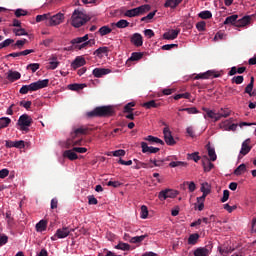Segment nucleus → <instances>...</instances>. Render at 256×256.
<instances>
[{
    "label": "nucleus",
    "mask_w": 256,
    "mask_h": 256,
    "mask_svg": "<svg viewBox=\"0 0 256 256\" xmlns=\"http://www.w3.org/2000/svg\"><path fill=\"white\" fill-rule=\"evenodd\" d=\"M175 101H179V99H191V93L186 92L182 94H177L174 96Z\"/></svg>",
    "instance_id": "49"
},
{
    "label": "nucleus",
    "mask_w": 256,
    "mask_h": 256,
    "mask_svg": "<svg viewBox=\"0 0 256 256\" xmlns=\"http://www.w3.org/2000/svg\"><path fill=\"white\" fill-rule=\"evenodd\" d=\"M111 31H113V29H111L109 26H102L99 30L98 33H100V35L102 37H105V35H109V33H111Z\"/></svg>",
    "instance_id": "41"
},
{
    "label": "nucleus",
    "mask_w": 256,
    "mask_h": 256,
    "mask_svg": "<svg viewBox=\"0 0 256 256\" xmlns=\"http://www.w3.org/2000/svg\"><path fill=\"white\" fill-rule=\"evenodd\" d=\"M133 107H135V102H130L124 106L123 113H133Z\"/></svg>",
    "instance_id": "53"
},
{
    "label": "nucleus",
    "mask_w": 256,
    "mask_h": 256,
    "mask_svg": "<svg viewBox=\"0 0 256 256\" xmlns=\"http://www.w3.org/2000/svg\"><path fill=\"white\" fill-rule=\"evenodd\" d=\"M206 149L208 151V157L210 161H217V154L215 153V148L211 147L210 144L206 146Z\"/></svg>",
    "instance_id": "30"
},
{
    "label": "nucleus",
    "mask_w": 256,
    "mask_h": 256,
    "mask_svg": "<svg viewBox=\"0 0 256 256\" xmlns=\"http://www.w3.org/2000/svg\"><path fill=\"white\" fill-rule=\"evenodd\" d=\"M179 33H181V30H170L163 34L164 39H167L168 41H173V39H177L179 36Z\"/></svg>",
    "instance_id": "21"
},
{
    "label": "nucleus",
    "mask_w": 256,
    "mask_h": 256,
    "mask_svg": "<svg viewBox=\"0 0 256 256\" xmlns=\"http://www.w3.org/2000/svg\"><path fill=\"white\" fill-rule=\"evenodd\" d=\"M88 21H91L89 15L79 9H75L70 18V23L72 27H75V29L83 27V25H85V23H88Z\"/></svg>",
    "instance_id": "1"
},
{
    "label": "nucleus",
    "mask_w": 256,
    "mask_h": 256,
    "mask_svg": "<svg viewBox=\"0 0 256 256\" xmlns=\"http://www.w3.org/2000/svg\"><path fill=\"white\" fill-rule=\"evenodd\" d=\"M46 229H47V221H45V220H40V221L36 224V231L42 232V231H45Z\"/></svg>",
    "instance_id": "37"
},
{
    "label": "nucleus",
    "mask_w": 256,
    "mask_h": 256,
    "mask_svg": "<svg viewBox=\"0 0 256 256\" xmlns=\"http://www.w3.org/2000/svg\"><path fill=\"white\" fill-rule=\"evenodd\" d=\"M39 63H32L27 66V69H31L32 73H35L39 69Z\"/></svg>",
    "instance_id": "62"
},
{
    "label": "nucleus",
    "mask_w": 256,
    "mask_h": 256,
    "mask_svg": "<svg viewBox=\"0 0 256 256\" xmlns=\"http://www.w3.org/2000/svg\"><path fill=\"white\" fill-rule=\"evenodd\" d=\"M6 219H7V223L8 225H13V216H11V211H7L6 212Z\"/></svg>",
    "instance_id": "64"
},
{
    "label": "nucleus",
    "mask_w": 256,
    "mask_h": 256,
    "mask_svg": "<svg viewBox=\"0 0 256 256\" xmlns=\"http://www.w3.org/2000/svg\"><path fill=\"white\" fill-rule=\"evenodd\" d=\"M142 153H159L161 149L149 146L147 142H141Z\"/></svg>",
    "instance_id": "18"
},
{
    "label": "nucleus",
    "mask_w": 256,
    "mask_h": 256,
    "mask_svg": "<svg viewBox=\"0 0 256 256\" xmlns=\"http://www.w3.org/2000/svg\"><path fill=\"white\" fill-rule=\"evenodd\" d=\"M169 167H187V163L183 161H172L169 163Z\"/></svg>",
    "instance_id": "48"
},
{
    "label": "nucleus",
    "mask_w": 256,
    "mask_h": 256,
    "mask_svg": "<svg viewBox=\"0 0 256 256\" xmlns=\"http://www.w3.org/2000/svg\"><path fill=\"white\" fill-rule=\"evenodd\" d=\"M151 9V5L144 4L142 6L127 10L124 15L125 17H139V15H145Z\"/></svg>",
    "instance_id": "4"
},
{
    "label": "nucleus",
    "mask_w": 256,
    "mask_h": 256,
    "mask_svg": "<svg viewBox=\"0 0 256 256\" xmlns=\"http://www.w3.org/2000/svg\"><path fill=\"white\" fill-rule=\"evenodd\" d=\"M129 25V22L125 19L119 20L116 23H112V27H117L118 29H125Z\"/></svg>",
    "instance_id": "33"
},
{
    "label": "nucleus",
    "mask_w": 256,
    "mask_h": 256,
    "mask_svg": "<svg viewBox=\"0 0 256 256\" xmlns=\"http://www.w3.org/2000/svg\"><path fill=\"white\" fill-rule=\"evenodd\" d=\"M149 162L152 163L154 167H161L163 163H165V160L150 159Z\"/></svg>",
    "instance_id": "58"
},
{
    "label": "nucleus",
    "mask_w": 256,
    "mask_h": 256,
    "mask_svg": "<svg viewBox=\"0 0 256 256\" xmlns=\"http://www.w3.org/2000/svg\"><path fill=\"white\" fill-rule=\"evenodd\" d=\"M221 77V74L217 73L215 70H208L205 73L197 74L194 79H216Z\"/></svg>",
    "instance_id": "11"
},
{
    "label": "nucleus",
    "mask_w": 256,
    "mask_h": 256,
    "mask_svg": "<svg viewBox=\"0 0 256 256\" xmlns=\"http://www.w3.org/2000/svg\"><path fill=\"white\" fill-rule=\"evenodd\" d=\"M188 159H191L195 163H199L201 156L199 155V152H194L192 154H188Z\"/></svg>",
    "instance_id": "50"
},
{
    "label": "nucleus",
    "mask_w": 256,
    "mask_h": 256,
    "mask_svg": "<svg viewBox=\"0 0 256 256\" xmlns=\"http://www.w3.org/2000/svg\"><path fill=\"white\" fill-rule=\"evenodd\" d=\"M73 230L67 226L60 228L56 231L55 233V237H57V239H65V237H69L70 233Z\"/></svg>",
    "instance_id": "14"
},
{
    "label": "nucleus",
    "mask_w": 256,
    "mask_h": 256,
    "mask_svg": "<svg viewBox=\"0 0 256 256\" xmlns=\"http://www.w3.org/2000/svg\"><path fill=\"white\" fill-rule=\"evenodd\" d=\"M251 139H246L243 143H242V147L240 150V155H242L244 157V155H247L250 151H251Z\"/></svg>",
    "instance_id": "22"
},
{
    "label": "nucleus",
    "mask_w": 256,
    "mask_h": 256,
    "mask_svg": "<svg viewBox=\"0 0 256 256\" xmlns=\"http://www.w3.org/2000/svg\"><path fill=\"white\" fill-rule=\"evenodd\" d=\"M115 110L111 106H98L93 111L87 112V117H111Z\"/></svg>",
    "instance_id": "2"
},
{
    "label": "nucleus",
    "mask_w": 256,
    "mask_h": 256,
    "mask_svg": "<svg viewBox=\"0 0 256 256\" xmlns=\"http://www.w3.org/2000/svg\"><path fill=\"white\" fill-rule=\"evenodd\" d=\"M212 251H213V246L207 245L205 247L196 248L193 252V255L194 256H209V255H211Z\"/></svg>",
    "instance_id": "10"
},
{
    "label": "nucleus",
    "mask_w": 256,
    "mask_h": 256,
    "mask_svg": "<svg viewBox=\"0 0 256 256\" xmlns=\"http://www.w3.org/2000/svg\"><path fill=\"white\" fill-rule=\"evenodd\" d=\"M177 195H179V192L177 190L166 189L159 192L158 198L160 199V201H165V199H175Z\"/></svg>",
    "instance_id": "8"
},
{
    "label": "nucleus",
    "mask_w": 256,
    "mask_h": 256,
    "mask_svg": "<svg viewBox=\"0 0 256 256\" xmlns=\"http://www.w3.org/2000/svg\"><path fill=\"white\" fill-rule=\"evenodd\" d=\"M97 203H99V201L97 200V198H95V196H88V205H97Z\"/></svg>",
    "instance_id": "61"
},
{
    "label": "nucleus",
    "mask_w": 256,
    "mask_h": 256,
    "mask_svg": "<svg viewBox=\"0 0 256 256\" xmlns=\"http://www.w3.org/2000/svg\"><path fill=\"white\" fill-rule=\"evenodd\" d=\"M150 167V169H153V165H149L145 162L137 161L135 169H147Z\"/></svg>",
    "instance_id": "52"
},
{
    "label": "nucleus",
    "mask_w": 256,
    "mask_h": 256,
    "mask_svg": "<svg viewBox=\"0 0 256 256\" xmlns=\"http://www.w3.org/2000/svg\"><path fill=\"white\" fill-rule=\"evenodd\" d=\"M17 125L20 126V131H25L27 133L29 131V127L33 125V118L28 114H22L18 119Z\"/></svg>",
    "instance_id": "5"
},
{
    "label": "nucleus",
    "mask_w": 256,
    "mask_h": 256,
    "mask_svg": "<svg viewBox=\"0 0 256 256\" xmlns=\"http://www.w3.org/2000/svg\"><path fill=\"white\" fill-rule=\"evenodd\" d=\"M83 145V138L73 137V134H70V137L65 142L66 149H71V147H77Z\"/></svg>",
    "instance_id": "9"
},
{
    "label": "nucleus",
    "mask_w": 256,
    "mask_h": 256,
    "mask_svg": "<svg viewBox=\"0 0 256 256\" xmlns=\"http://www.w3.org/2000/svg\"><path fill=\"white\" fill-rule=\"evenodd\" d=\"M64 21H65V13L58 12L53 16L49 14L48 27H57V25H61V23H63Z\"/></svg>",
    "instance_id": "6"
},
{
    "label": "nucleus",
    "mask_w": 256,
    "mask_h": 256,
    "mask_svg": "<svg viewBox=\"0 0 256 256\" xmlns=\"http://www.w3.org/2000/svg\"><path fill=\"white\" fill-rule=\"evenodd\" d=\"M141 219H147L149 217V210L147 206L143 205L141 206V213H140Z\"/></svg>",
    "instance_id": "51"
},
{
    "label": "nucleus",
    "mask_w": 256,
    "mask_h": 256,
    "mask_svg": "<svg viewBox=\"0 0 256 256\" xmlns=\"http://www.w3.org/2000/svg\"><path fill=\"white\" fill-rule=\"evenodd\" d=\"M94 129L89 126H81L79 128L74 129L73 132H71L72 137H79V135H87L89 131H93Z\"/></svg>",
    "instance_id": "13"
},
{
    "label": "nucleus",
    "mask_w": 256,
    "mask_h": 256,
    "mask_svg": "<svg viewBox=\"0 0 256 256\" xmlns=\"http://www.w3.org/2000/svg\"><path fill=\"white\" fill-rule=\"evenodd\" d=\"M247 171V166L245 164H240L235 170H234V175H243Z\"/></svg>",
    "instance_id": "40"
},
{
    "label": "nucleus",
    "mask_w": 256,
    "mask_h": 256,
    "mask_svg": "<svg viewBox=\"0 0 256 256\" xmlns=\"http://www.w3.org/2000/svg\"><path fill=\"white\" fill-rule=\"evenodd\" d=\"M229 115H231V111H229V109L221 108L220 111L218 112L216 121H220L222 117L227 118L229 117Z\"/></svg>",
    "instance_id": "32"
},
{
    "label": "nucleus",
    "mask_w": 256,
    "mask_h": 256,
    "mask_svg": "<svg viewBox=\"0 0 256 256\" xmlns=\"http://www.w3.org/2000/svg\"><path fill=\"white\" fill-rule=\"evenodd\" d=\"M255 85V77L250 78V83L245 88V93H247L250 97H253L255 93H253V87Z\"/></svg>",
    "instance_id": "27"
},
{
    "label": "nucleus",
    "mask_w": 256,
    "mask_h": 256,
    "mask_svg": "<svg viewBox=\"0 0 256 256\" xmlns=\"http://www.w3.org/2000/svg\"><path fill=\"white\" fill-rule=\"evenodd\" d=\"M245 81V78L243 76H234L232 78V83H236V85H241Z\"/></svg>",
    "instance_id": "57"
},
{
    "label": "nucleus",
    "mask_w": 256,
    "mask_h": 256,
    "mask_svg": "<svg viewBox=\"0 0 256 256\" xmlns=\"http://www.w3.org/2000/svg\"><path fill=\"white\" fill-rule=\"evenodd\" d=\"M147 234L141 236H135L130 239V243H141L145 241Z\"/></svg>",
    "instance_id": "47"
},
{
    "label": "nucleus",
    "mask_w": 256,
    "mask_h": 256,
    "mask_svg": "<svg viewBox=\"0 0 256 256\" xmlns=\"http://www.w3.org/2000/svg\"><path fill=\"white\" fill-rule=\"evenodd\" d=\"M84 88H85V84L74 83V84H69L68 85V89L70 91H81V89H84Z\"/></svg>",
    "instance_id": "39"
},
{
    "label": "nucleus",
    "mask_w": 256,
    "mask_h": 256,
    "mask_svg": "<svg viewBox=\"0 0 256 256\" xmlns=\"http://www.w3.org/2000/svg\"><path fill=\"white\" fill-rule=\"evenodd\" d=\"M144 141H149V143H159L160 145H165V142H163V140H161L158 137L151 136V135L144 138Z\"/></svg>",
    "instance_id": "34"
},
{
    "label": "nucleus",
    "mask_w": 256,
    "mask_h": 256,
    "mask_svg": "<svg viewBox=\"0 0 256 256\" xmlns=\"http://www.w3.org/2000/svg\"><path fill=\"white\" fill-rule=\"evenodd\" d=\"M200 191H201L202 193H206V194L209 195V193H211V188L209 187V183H203V184L201 185Z\"/></svg>",
    "instance_id": "56"
},
{
    "label": "nucleus",
    "mask_w": 256,
    "mask_h": 256,
    "mask_svg": "<svg viewBox=\"0 0 256 256\" xmlns=\"http://www.w3.org/2000/svg\"><path fill=\"white\" fill-rule=\"evenodd\" d=\"M111 73V69L109 68H95L92 72V75L97 79L103 77L104 75H109Z\"/></svg>",
    "instance_id": "16"
},
{
    "label": "nucleus",
    "mask_w": 256,
    "mask_h": 256,
    "mask_svg": "<svg viewBox=\"0 0 256 256\" xmlns=\"http://www.w3.org/2000/svg\"><path fill=\"white\" fill-rule=\"evenodd\" d=\"M205 27H207V23H205V21H200L196 24V29L198 31H205Z\"/></svg>",
    "instance_id": "60"
},
{
    "label": "nucleus",
    "mask_w": 256,
    "mask_h": 256,
    "mask_svg": "<svg viewBox=\"0 0 256 256\" xmlns=\"http://www.w3.org/2000/svg\"><path fill=\"white\" fill-rule=\"evenodd\" d=\"M202 166H203L205 173H209V171H211V169H213V167H215V165L213 163H211V161L207 158L202 159Z\"/></svg>",
    "instance_id": "29"
},
{
    "label": "nucleus",
    "mask_w": 256,
    "mask_h": 256,
    "mask_svg": "<svg viewBox=\"0 0 256 256\" xmlns=\"http://www.w3.org/2000/svg\"><path fill=\"white\" fill-rule=\"evenodd\" d=\"M202 111H204V119H207V117H209V119H214L215 122L219 121L217 120V117L219 116L218 113H215V111L210 110L209 108H202Z\"/></svg>",
    "instance_id": "23"
},
{
    "label": "nucleus",
    "mask_w": 256,
    "mask_h": 256,
    "mask_svg": "<svg viewBox=\"0 0 256 256\" xmlns=\"http://www.w3.org/2000/svg\"><path fill=\"white\" fill-rule=\"evenodd\" d=\"M41 21H46V25L48 26L49 23V13L43 14V15H37L36 16V23H41Z\"/></svg>",
    "instance_id": "43"
},
{
    "label": "nucleus",
    "mask_w": 256,
    "mask_h": 256,
    "mask_svg": "<svg viewBox=\"0 0 256 256\" xmlns=\"http://www.w3.org/2000/svg\"><path fill=\"white\" fill-rule=\"evenodd\" d=\"M142 107H145V109H157L161 107V103L157 102L156 100H150L148 102L143 103Z\"/></svg>",
    "instance_id": "25"
},
{
    "label": "nucleus",
    "mask_w": 256,
    "mask_h": 256,
    "mask_svg": "<svg viewBox=\"0 0 256 256\" xmlns=\"http://www.w3.org/2000/svg\"><path fill=\"white\" fill-rule=\"evenodd\" d=\"M115 249H120L121 251H129L131 249V245L120 242L115 246Z\"/></svg>",
    "instance_id": "44"
},
{
    "label": "nucleus",
    "mask_w": 256,
    "mask_h": 256,
    "mask_svg": "<svg viewBox=\"0 0 256 256\" xmlns=\"http://www.w3.org/2000/svg\"><path fill=\"white\" fill-rule=\"evenodd\" d=\"M11 43H15V40L8 38L6 40H4L2 43H0V49H3L5 47H9V45H11Z\"/></svg>",
    "instance_id": "55"
},
{
    "label": "nucleus",
    "mask_w": 256,
    "mask_h": 256,
    "mask_svg": "<svg viewBox=\"0 0 256 256\" xmlns=\"http://www.w3.org/2000/svg\"><path fill=\"white\" fill-rule=\"evenodd\" d=\"M238 19H239V15H237V14L228 16L224 21V25H234V27H237Z\"/></svg>",
    "instance_id": "26"
},
{
    "label": "nucleus",
    "mask_w": 256,
    "mask_h": 256,
    "mask_svg": "<svg viewBox=\"0 0 256 256\" xmlns=\"http://www.w3.org/2000/svg\"><path fill=\"white\" fill-rule=\"evenodd\" d=\"M25 15H27V11L23 10V9H17L15 11V17H25Z\"/></svg>",
    "instance_id": "63"
},
{
    "label": "nucleus",
    "mask_w": 256,
    "mask_h": 256,
    "mask_svg": "<svg viewBox=\"0 0 256 256\" xmlns=\"http://www.w3.org/2000/svg\"><path fill=\"white\" fill-rule=\"evenodd\" d=\"M130 41L135 47H141L143 45V36L139 33H134Z\"/></svg>",
    "instance_id": "20"
},
{
    "label": "nucleus",
    "mask_w": 256,
    "mask_h": 256,
    "mask_svg": "<svg viewBox=\"0 0 256 256\" xmlns=\"http://www.w3.org/2000/svg\"><path fill=\"white\" fill-rule=\"evenodd\" d=\"M200 19H211L213 17V14L209 10L202 11L198 14Z\"/></svg>",
    "instance_id": "46"
},
{
    "label": "nucleus",
    "mask_w": 256,
    "mask_h": 256,
    "mask_svg": "<svg viewBox=\"0 0 256 256\" xmlns=\"http://www.w3.org/2000/svg\"><path fill=\"white\" fill-rule=\"evenodd\" d=\"M197 241H199V234H191L188 238V245H197Z\"/></svg>",
    "instance_id": "38"
},
{
    "label": "nucleus",
    "mask_w": 256,
    "mask_h": 256,
    "mask_svg": "<svg viewBox=\"0 0 256 256\" xmlns=\"http://www.w3.org/2000/svg\"><path fill=\"white\" fill-rule=\"evenodd\" d=\"M186 185H188V189H189L190 193H193V191H195V189H197L195 182L186 181L183 183L182 187H186Z\"/></svg>",
    "instance_id": "54"
},
{
    "label": "nucleus",
    "mask_w": 256,
    "mask_h": 256,
    "mask_svg": "<svg viewBox=\"0 0 256 256\" xmlns=\"http://www.w3.org/2000/svg\"><path fill=\"white\" fill-rule=\"evenodd\" d=\"M10 123H11V118L9 117L0 118V129H5L6 127H9Z\"/></svg>",
    "instance_id": "36"
},
{
    "label": "nucleus",
    "mask_w": 256,
    "mask_h": 256,
    "mask_svg": "<svg viewBox=\"0 0 256 256\" xmlns=\"http://www.w3.org/2000/svg\"><path fill=\"white\" fill-rule=\"evenodd\" d=\"M49 86V79L38 80L37 82H33L29 85H26L28 92L29 91H39V89H45V87Z\"/></svg>",
    "instance_id": "7"
},
{
    "label": "nucleus",
    "mask_w": 256,
    "mask_h": 256,
    "mask_svg": "<svg viewBox=\"0 0 256 256\" xmlns=\"http://www.w3.org/2000/svg\"><path fill=\"white\" fill-rule=\"evenodd\" d=\"M27 43V39L17 40L15 44L12 45L13 49H23Z\"/></svg>",
    "instance_id": "45"
},
{
    "label": "nucleus",
    "mask_w": 256,
    "mask_h": 256,
    "mask_svg": "<svg viewBox=\"0 0 256 256\" xmlns=\"http://www.w3.org/2000/svg\"><path fill=\"white\" fill-rule=\"evenodd\" d=\"M63 157H66L70 161H76V159H79V156L77 155V153H75V150H73V148L71 150L64 151Z\"/></svg>",
    "instance_id": "24"
},
{
    "label": "nucleus",
    "mask_w": 256,
    "mask_h": 256,
    "mask_svg": "<svg viewBox=\"0 0 256 256\" xmlns=\"http://www.w3.org/2000/svg\"><path fill=\"white\" fill-rule=\"evenodd\" d=\"M89 34L84 35L83 37H77L70 41L71 46L68 47L67 51H81L89 45Z\"/></svg>",
    "instance_id": "3"
},
{
    "label": "nucleus",
    "mask_w": 256,
    "mask_h": 256,
    "mask_svg": "<svg viewBox=\"0 0 256 256\" xmlns=\"http://www.w3.org/2000/svg\"><path fill=\"white\" fill-rule=\"evenodd\" d=\"M143 59V53L141 52H133L131 54V57L128 59V61H139Z\"/></svg>",
    "instance_id": "42"
},
{
    "label": "nucleus",
    "mask_w": 256,
    "mask_h": 256,
    "mask_svg": "<svg viewBox=\"0 0 256 256\" xmlns=\"http://www.w3.org/2000/svg\"><path fill=\"white\" fill-rule=\"evenodd\" d=\"M12 32L16 35V37H23L29 35V33H27V30H25V28H14L12 30Z\"/></svg>",
    "instance_id": "35"
},
{
    "label": "nucleus",
    "mask_w": 256,
    "mask_h": 256,
    "mask_svg": "<svg viewBox=\"0 0 256 256\" xmlns=\"http://www.w3.org/2000/svg\"><path fill=\"white\" fill-rule=\"evenodd\" d=\"M182 2L183 0H166L164 7H170V9H175Z\"/></svg>",
    "instance_id": "31"
},
{
    "label": "nucleus",
    "mask_w": 256,
    "mask_h": 256,
    "mask_svg": "<svg viewBox=\"0 0 256 256\" xmlns=\"http://www.w3.org/2000/svg\"><path fill=\"white\" fill-rule=\"evenodd\" d=\"M93 55H95L99 59H103V56L109 57V47L107 46L99 47L94 51Z\"/></svg>",
    "instance_id": "15"
},
{
    "label": "nucleus",
    "mask_w": 256,
    "mask_h": 256,
    "mask_svg": "<svg viewBox=\"0 0 256 256\" xmlns=\"http://www.w3.org/2000/svg\"><path fill=\"white\" fill-rule=\"evenodd\" d=\"M157 13V10H154L153 12H150L147 16L142 17L141 21H151L153 17H155V14Z\"/></svg>",
    "instance_id": "59"
},
{
    "label": "nucleus",
    "mask_w": 256,
    "mask_h": 256,
    "mask_svg": "<svg viewBox=\"0 0 256 256\" xmlns=\"http://www.w3.org/2000/svg\"><path fill=\"white\" fill-rule=\"evenodd\" d=\"M163 135H164V141L166 144L170 145L173 147L177 142L175 141V138H173V134H171V130L169 127H165L163 129Z\"/></svg>",
    "instance_id": "12"
},
{
    "label": "nucleus",
    "mask_w": 256,
    "mask_h": 256,
    "mask_svg": "<svg viewBox=\"0 0 256 256\" xmlns=\"http://www.w3.org/2000/svg\"><path fill=\"white\" fill-rule=\"evenodd\" d=\"M87 61L85 58L78 56L74 59V61L71 63L72 69H79V67H83V65H86Z\"/></svg>",
    "instance_id": "19"
},
{
    "label": "nucleus",
    "mask_w": 256,
    "mask_h": 256,
    "mask_svg": "<svg viewBox=\"0 0 256 256\" xmlns=\"http://www.w3.org/2000/svg\"><path fill=\"white\" fill-rule=\"evenodd\" d=\"M6 79L10 81V83H15V81H19L21 79V73L13 70H9L7 72Z\"/></svg>",
    "instance_id": "17"
},
{
    "label": "nucleus",
    "mask_w": 256,
    "mask_h": 256,
    "mask_svg": "<svg viewBox=\"0 0 256 256\" xmlns=\"http://www.w3.org/2000/svg\"><path fill=\"white\" fill-rule=\"evenodd\" d=\"M251 23V16H244L241 19L236 21V27H245Z\"/></svg>",
    "instance_id": "28"
}]
</instances>
